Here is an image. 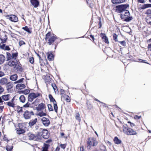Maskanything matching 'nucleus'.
Listing matches in <instances>:
<instances>
[{"label":"nucleus","instance_id":"1","mask_svg":"<svg viewBox=\"0 0 151 151\" xmlns=\"http://www.w3.org/2000/svg\"><path fill=\"white\" fill-rule=\"evenodd\" d=\"M98 143L96 138L94 137L89 138L87 142V147L88 149H90L91 146L97 145Z\"/></svg>","mask_w":151,"mask_h":151},{"label":"nucleus","instance_id":"2","mask_svg":"<svg viewBox=\"0 0 151 151\" xmlns=\"http://www.w3.org/2000/svg\"><path fill=\"white\" fill-rule=\"evenodd\" d=\"M122 128L123 132L127 135H134L137 134V132L135 130L129 128L127 125H123Z\"/></svg>","mask_w":151,"mask_h":151},{"label":"nucleus","instance_id":"3","mask_svg":"<svg viewBox=\"0 0 151 151\" xmlns=\"http://www.w3.org/2000/svg\"><path fill=\"white\" fill-rule=\"evenodd\" d=\"M56 39L55 36L53 34L49 32L46 35L45 40L49 45L53 43Z\"/></svg>","mask_w":151,"mask_h":151},{"label":"nucleus","instance_id":"4","mask_svg":"<svg viewBox=\"0 0 151 151\" xmlns=\"http://www.w3.org/2000/svg\"><path fill=\"white\" fill-rule=\"evenodd\" d=\"M129 7L128 4H124L116 6V11L118 13H121L124 11L127 10V9Z\"/></svg>","mask_w":151,"mask_h":151},{"label":"nucleus","instance_id":"5","mask_svg":"<svg viewBox=\"0 0 151 151\" xmlns=\"http://www.w3.org/2000/svg\"><path fill=\"white\" fill-rule=\"evenodd\" d=\"M121 18L124 19V21L128 22L132 19L133 18L130 16V14L128 10H126L124 13L120 14Z\"/></svg>","mask_w":151,"mask_h":151},{"label":"nucleus","instance_id":"6","mask_svg":"<svg viewBox=\"0 0 151 151\" xmlns=\"http://www.w3.org/2000/svg\"><path fill=\"white\" fill-rule=\"evenodd\" d=\"M40 96H41V94L39 93H30L28 96V101L31 102L35 99Z\"/></svg>","mask_w":151,"mask_h":151},{"label":"nucleus","instance_id":"7","mask_svg":"<svg viewBox=\"0 0 151 151\" xmlns=\"http://www.w3.org/2000/svg\"><path fill=\"white\" fill-rule=\"evenodd\" d=\"M34 115V113L33 111H26L23 114L24 118L26 119H29L32 115Z\"/></svg>","mask_w":151,"mask_h":151},{"label":"nucleus","instance_id":"8","mask_svg":"<svg viewBox=\"0 0 151 151\" xmlns=\"http://www.w3.org/2000/svg\"><path fill=\"white\" fill-rule=\"evenodd\" d=\"M21 124H19V127L16 129V133L18 134H21L24 133L25 131L24 128L23 127H22L21 126Z\"/></svg>","mask_w":151,"mask_h":151},{"label":"nucleus","instance_id":"9","mask_svg":"<svg viewBox=\"0 0 151 151\" xmlns=\"http://www.w3.org/2000/svg\"><path fill=\"white\" fill-rule=\"evenodd\" d=\"M41 132L43 138L47 139L49 137V136L47 130L45 129H42Z\"/></svg>","mask_w":151,"mask_h":151},{"label":"nucleus","instance_id":"10","mask_svg":"<svg viewBox=\"0 0 151 151\" xmlns=\"http://www.w3.org/2000/svg\"><path fill=\"white\" fill-rule=\"evenodd\" d=\"M42 124L45 126H48L50 124L49 119L45 117H43L42 118Z\"/></svg>","mask_w":151,"mask_h":151},{"label":"nucleus","instance_id":"11","mask_svg":"<svg viewBox=\"0 0 151 151\" xmlns=\"http://www.w3.org/2000/svg\"><path fill=\"white\" fill-rule=\"evenodd\" d=\"M7 39V37L5 33L2 32L0 36V40L1 41V43L5 42Z\"/></svg>","mask_w":151,"mask_h":151},{"label":"nucleus","instance_id":"12","mask_svg":"<svg viewBox=\"0 0 151 151\" xmlns=\"http://www.w3.org/2000/svg\"><path fill=\"white\" fill-rule=\"evenodd\" d=\"M18 61L16 59H12L10 60L8 63V65L11 67L14 66V65L17 63Z\"/></svg>","mask_w":151,"mask_h":151},{"label":"nucleus","instance_id":"13","mask_svg":"<svg viewBox=\"0 0 151 151\" xmlns=\"http://www.w3.org/2000/svg\"><path fill=\"white\" fill-rule=\"evenodd\" d=\"M9 19L11 21L14 22H17L18 21V18L16 16L14 15H11L10 16H8Z\"/></svg>","mask_w":151,"mask_h":151},{"label":"nucleus","instance_id":"14","mask_svg":"<svg viewBox=\"0 0 151 151\" xmlns=\"http://www.w3.org/2000/svg\"><path fill=\"white\" fill-rule=\"evenodd\" d=\"M32 5L35 8L37 7L39 5V2L37 0H30Z\"/></svg>","mask_w":151,"mask_h":151},{"label":"nucleus","instance_id":"15","mask_svg":"<svg viewBox=\"0 0 151 151\" xmlns=\"http://www.w3.org/2000/svg\"><path fill=\"white\" fill-rule=\"evenodd\" d=\"M14 69L17 71H21L22 70L21 65L18 62H17L14 66Z\"/></svg>","mask_w":151,"mask_h":151},{"label":"nucleus","instance_id":"16","mask_svg":"<svg viewBox=\"0 0 151 151\" xmlns=\"http://www.w3.org/2000/svg\"><path fill=\"white\" fill-rule=\"evenodd\" d=\"M43 138L41 132L38 133L36 136H35V139L37 141L41 140Z\"/></svg>","mask_w":151,"mask_h":151},{"label":"nucleus","instance_id":"17","mask_svg":"<svg viewBox=\"0 0 151 151\" xmlns=\"http://www.w3.org/2000/svg\"><path fill=\"white\" fill-rule=\"evenodd\" d=\"M45 107V104L42 103H41L39 104L36 107V109L37 111H40L43 109Z\"/></svg>","mask_w":151,"mask_h":151},{"label":"nucleus","instance_id":"18","mask_svg":"<svg viewBox=\"0 0 151 151\" xmlns=\"http://www.w3.org/2000/svg\"><path fill=\"white\" fill-rule=\"evenodd\" d=\"M8 83V79L6 78H3L0 79V84L2 85H6Z\"/></svg>","mask_w":151,"mask_h":151},{"label":"nucleus","instance_id":"19","mask_svg":"<svg viewBox=\"0 0 151 151\" xmlns=\"http://www.w3.org/2000/svg\"><path fill=\"white\" fill-rule=\"evenodd\" d=\"M14 98L9 102H6L7 105L9 106L14 107L15 106V104L14 102Z\"/></svg>","mask_w":151,"mask_h":151},{"label":"nucleus","instance_id":"20","mask_svg":"<svg viewBox=\"0 0 151 151\" xmlns=\"http://www.w3.org/2000/svg\"><path fill=\"white\" fill-rule=\"evenodd\" d=\"M0 47L1 49L4 50H9L10 49L8 46L6 45L5 44L3 43L1 44Z\"/></svg>","mask_w":151,"mask_h":151},{"label":"nucleus","instance_id":"21","mask_svg":"<svg viewBox=\"0 0 151 151\" xmlns=\"http://www.w3.org/2000/svg\"><path fill=\"white\" fill-rule=\"evenodd\" d=\"M25 87V85L22 83H18L16 86V88L17 89H22L24 88Z\"/></svg>","mask_w":151,"mask_h":151},{"label":"nucleus","instance_id":"22","mask_svg":"<svg viewBox=\"0 0 151 151\" xmlns=\"http://www.w3.org/2000/svg\"><path fill=\"white\" fill-rule=\"evenodd\" d=\"M6 88L8 91H11V88H12L13 87V83L10 82L7 83L6 84Z\"/></svg>","mask_w":151,"mask_h":151},{"label":"nucleus","instance_id":"23","mask_svg":"<svg viewBox=\"0 0 151 151\" xmlns=\"http://www.w3.org/2000/svg\"><path fill=\"white\" fill-rule=\"evenodd\" d=\"M125 0H111V2L114 4H120L124 2Z\"/></svg>","mask_w":151,"mask_h":151},{"label":"nucleus","instance_id":"24","mask_svg":"<svg viewBox=\"0 0 151 151\" xmlns=\"http://www.w3.org/2000/svg\"><path fill=\"white\" fill-rule=\"evenodd\" d=\"M1 97L4 101H7L9 99L10 95L9 94L4 95Z\"/></svg>","mask_w":151,"mask_h":151},{"label":"nucleus","instance_id":"25","mask_svg":"<svg viewBox=\"0 0 151 151\" xmlns=\"http://www.w3.org/2000/svg\"><path fill=\"white\" fill-rule=\"evenodd\" d=\"M37 118H35L34 119H32L31 120L29 123V126L31 127L34 125H35L37 122Z\"/></svg>","mask_w":151,"mask_h":151},{"label":"nucleus","instance_id":"26","mask_svg":"<svg viewBox=\"0 0 151 151\" xmlns=\"http://www.w3.org/2000/svg\"><path fill=\"white\" fill-rule=\"evenodd\" d=\"M39 104V100L38 99H36L32 104V106L34 108H36Z\"/></svg>","mask_w":151,"mask_h":151},{"label":"nucleus","instance_id":"27","mask_svg":"<svg viewBox=\"0 0 151 151\" xmlns=\"http://www.w3.org/2000/svg\"><path fill=\"white\" fill-rule=\"evenodd\" d=\"M38 111L37 113V115L38 116H39L40 117H42L46 115V114L44 112L42 111Z\"/></svg>","mask_w":151,"mask_h":151},{"label":"nucleus","instance_id":"28","mask_svg":"<svg viewBox=\"0 0 151 151\" xmlns=\"http://www.w3.org/2000/svg\"><path fill=\"white\" fill-rule=\"evenodd\" d=\"M18 78V76L17 74L12 75L10 76V79L12 81H15Z\"/></svg>","mask_w":151,"mask_h":151},{"label":"nucleus","instance_id":"29","mask_svg":"<svg viewBox=\"0 0 151 151\" xmlns=\"http://www.w3.org/2000/svg\"><path fill=\"white\" fill-rule=\"evenodd\" d=\"M114 143L116 144H120L122 142L117 137H116L114 138Z\"/></svg>","mask_w":151,"mask_h":151},{"label":"nucleus","instance_id":"30","mask_svg":"<svg viewBox=\"0 0 151 151\" xmlns=\"http://www.w3.org/2000/svg\"><path fill=\"white\" fill-rule=\"evenodd\" d=\"M5 60V57L2 55H0V64L4 63Z\"/></svg>","mask_w":151,"mask_h":151},{"label":"nucleus","instance_id":"31","mask_svg":"<svg viewBox=\"0 0 151 151\" xmlns=\"http://www.w3.org/2000/svg\"><path fill=\"white\" fill-rule=\"evenodd\" d=\"M149 7H151V4H145L141 7V8L142 9H145Z\"/></svg>","mask_w":151,"mask_h":151},{"label":"nucleus","instance_id":"32","mask_svg":"<svg viewBox=\"0 0 151 151\" xmlns=\"http://www.w3.org/2000/svg\"><path fill=\"white\" fill-rule=\"evenodd\" d=\"M19 100L21 102L24 103L25 102L26 99L24 96L21 95L19 97Z\"/></svg>","mask_w":151,"mask_h":151},{"label":"nucleus","instance_id":"33","mask_svg":"<svg viewBox=\"0 0 151 151\" xmlns=\"http://www.w3.org/2000/svg\"><path fill=\"white\" fill-rule=\"evenodd\" d=\"M47 59L51 61L53 60V56L52 54H48L47 55Z\"/></svg>","mask_w":151,"mask_h":151},{"label":"nucleus","instance_id":"34","mask_svg":"<svg viewBox=\"0 0 151 151\" xmlns=\"http://www.w3.org/2000/svg\"><path fill=\"white\" fill-rule=\"evenodd\" d=\"M28 135L29 137V139L30 140H33L35 139V136L33 134H32L31 133H29L28 134Z\"/></svg>","mask_w":151,"mask_h":151},{"label":"nucleus","instance_id":"35","mask_svg":"<svg viewBox=\"0 0 151 151\" xmlns=\"http://www.w3.org/2000/svg\"><path fill=\"white\" fill-rule=\"evenodd\" d=\"M49 99H50V101H51L53 103H55L56 102L55 101V100L53 97L52 96V95H51V94L49 95Z\"/></svg>","mask_w":151,"mask_h":151},{"label":"nucleus","instance_id":"36","mask_svg":"<svg viewBox=\"0 0 151 151\" xmlns=\"http://www.w3.org/2000/svg\"><path fill=\"white\" fill-rule=\"evenodd\" d=\"M7 61H8L12 59V56L11 55L9 52H6Z\"/></svg>","mask_w":151,"mask_h":151},{"label":"nucleus","instance_id":"37","mask_svg":"<svg viewBox=\"0 0 151 151\" xmlns=\"http://www.w3.org/2000/svg\"><path fill=\"white\" fill-rule=\"evenodd\" d=\"M48 145L47 144H44V146L42 147V151H48L47 150Z\"/></svg>","mask_w":151,"mask_h":151},{"label":"nucleus","instance_id":"38","mask_svg":"<svg viewBox=\"0 0 151 151\" xmlns=\"http://www.w3.org/2000/svg\"><path fill=\"white\" fill-rule=\"evenodd\" d=\"M22 29L26 31L29 33H31V31L29 29L28 27L27 26H25V27H23Z\"/></svg>","mask_w":151,"mask_h":151},{"label":"nucleus","instance_id":"39","mask_svg":"<svg viewBox=\"0 0 151 151\" xmlns=\"http://www.w3.org/2000/svg\"><path fill=\"white\" fill-rule=\"evenodd\" d=\"M13 148L12 146H10L9 145H7L6 147V149L7 151H11Z\"/></svg>","mask_w":151,"mask_h":151},{"label":"nucleus","instance_id":"40","mask_svg":"<svg viewBox=\"0 0 151 151\" xmlns=\"http://www.w3.org/2000/svg\"><path fill=\"white\" fill-rule=\"evenodd\" d=\"M53 104L54 110L55 112L57 113L58 110V106L56 102L55 103H53Z\"/></svg>","mask_w":151,"mask_h":151},{"label":"nucleus","instance_id":"41","mask_svg":"<svg viewBox=\"0 0 151 151\" xmlns=\"http://www.w3.org/2000/svg\"><path fill=\"white\" fill-rule=\"evenodd\" d=\"M24 79L23 78H21V79L15 81V82H14V84L21 83H20L22 82Z\"/></svg>","mask_w":151,"mask_h":151},{"label":"nucleus","instance_id":"42","mask_svg":"<svg viewBox=\"0 0 151 151\" xmlns=\"http://www.w3.org/2000/svg\"><path fill=\"white\" fill-rule=\"evenodd\" d=\"M76 119L78 120L79 122L81 121V118L80 116V114L79 113H77L75 117Z\"/></svg>","mask_w":151,"mask_h":151},{"label":"nucleus","instance_id":"43","mask_svg":"<svg viewBox=\"0 0 151 151\" xmlns=\"http://www.w3.org/2000/svg\"><path fill=\"white\" fill-rule=\"evenodd\" d=\"M17 56V53H13L12 54V59H16V58Z\"/></svg>","mask_w":151,"mask_h":151},{"label":"nucleus","instance_id":"44","mask_svg":"<svg viewBox=\"0 0 151 151\" xmlns=\"http://www.w3.org/2000/svg\"><path fill=\"white\" fill-rule=\"evenodd\" d=\"M47 106H48V110H49V111H53L52 106L51 104H48L47 105Z\"/></svg>","mask_w":151,"mask_h":151},{"label":"nucleus","instance_id":"45","mask_svg":"<svg viewBox=\"0 0 151 151\" xmlns=\"http://www.w3.org/2000/svg\"><path fill=\"white\" fill-rule=\"evenodd\" d=\"M30 104L29 103V102H28L26 104H25L23 106V108H28Z\"/></svg>","mask_w":151,"mask_h":151},{"label":"nucleus","instance_id":"46","mask_svg":"<svg viewBox=\"0 0 151 151\" xmlns=\"http://www.w3.org/2000/svg\"><path fill=\"white\" fill-rule=\"evenodd\" d=\"M113 39L116 42L118 41L117 35L116 34H114Z\"/></svg>","mask_w":151,"mask_h":151},{"label":"nucleus","instance_id":"47","mask_svg":"<svg viewBox=\"0 0 151 151\" xmlns=\"http://www.w3.org/2000/svg\"><path fill=\"white\" fill-rule=\"evenodd\" d=\"M104 42L108 44H109V41H108V38L107 37L105 36V35L104 34Z\"/></svg>","mask_w":151,"mask_h":151},{"label":"nucleus","instance_id":"48","mask_svg":"<svg viewBox=\"0 0 151 151\" xmlns=\"http://www.w3.org/2000/svg\"><path fill=\"white\" fill-rule=\"evenodd\" d=\"M24 93L25 94H27L29 92V91L28 89H26L23 91Z\"/></svg>","mask_w":151,"mask_h":151},{"label":"nucleus","instance_id":"49","mask_svg":"<svg viewBox=\"0 0 151 151\" xmlns=\"http://www.w3.org/2000/svg\"><path fill=\"white\" fill-rule=\"evenodd\" d=\"M119 43L124 46H125L126 45V42L125 41H122L120 42Z\"/></svg>","mask_w":151,"mask_h":151},{"label":"nucleus","instance_id":"50","mask_svg":"<svg viewBox=\"0 0 151 151\" xmlns=\"http://www.w3.org/2000/svg\"><path fill=\"white\" fill-rule=\"evenodd\" d=\"M23 107H20V108H18V110H17V111L18 112V113H22L23 112V110H22V108H23Z\"/></svg>","mask_w":151,"mask_h":151},{"label":"nucleus","instance_id":"51","mask_svg":"<svg viewBox=\"0 0 151 151\" xmlns=\"http://www.w3.org/2000/svg\"><path fill=\"white\" fill-rule=\"evenodd\" d=\"M29 61L31 63H34V58L33 57H31L29 59Z\"/></svg>","mask_w":151,"mask_h":151},{"label":"nucleus","instance_id":"52","mask_svg":"<svg viewBox=\"0 0 151 151\" xmlns=\"http://www.w3.org/2000/svg\"><path fill=\"white\" fill-rule=\"evenodd\" d=\"M145 14H151V10L150 9H148L146 12Z\"/></svg>","mask_w":151,"mask_h":151},{"label":"nucleus","instance_id":"53","mask_svg":"<svg viewBox=\"0 0 151 151\" xmlns=\"http://www.w3.org/2000/svg\"><path fill=\"white\" fill-rule=\"evenodd\" d=\"M19 44L20 46L24 45L25 44V42L23 41L22 40H21L19 42Z\"/></svg>","mask_w":151,"mask_h":151},{"label":"nucleus","instance_id":"54","mask_svg":"<svg viewBox=\"0 0 151 151\" xmlns=\"http://www.w3.org/2000/svg\"><path fill=\"white\" fill-rule=\"evenodd\" d=\"M60 146L61 148L64 149L66 147V145L65 144H61L60 145Z\"/></svg>","mask_w":151,"mask_h":151},{"label":"nucleus","instance_id":"55","mask_svg":"<svg viewBox=\"0 0 151 151\" xmlns=\"http://www.w3.org/2000/svg\"><path fill=\"white\" fill-rule=\"evenodd\" d=\"M52 87L54 89V91H55V92L56 91V89L55 88V87H56V86H55V84H52Z\"/></svg>","mask_w":151,"mask_h":151},{"label":"nucleus","instance_id":"56","mask_svg":"<svg viewBox=\"0 0 151 151\" xmlns=\"http://www.w3.org/2000/svg\"><path fill=\"white\" fill-rule=\"evenodd\" d=\"M4 91V88L0 85V94L2 93Z\"/></svg>","mask_w":151,"mask_h":151},{"label":"nucleus","instance_id":"57","mask_svg":"<svg viewBox=\"0 0 151 151\" xmlns=\"http://www.w3.org/2000/svg\"><path fill=\"white\" fill-rule=\"evenodd\" d=\"M3 102H4V101L1 98V97H0V105H3Z\"/></svg>","mask_w":151,"mask_h":151},{"label":"nucleus","instance_id":"58","mask_svg":"<svg viewBox=\"0 0 151 151\" xmlns=\"http://www.w3.org/2000/svg\"><path fill=\"white\" fill-rule=\"evenodd\" d=\"M128 123L130 124V126L132 127L135 126V125L133 123H132L130 122H128Z\"/></svg>","mask_w":151,"mask_h":151},{"label":"nucleus","instance_id":"59","mask_svg":"<svg viewBox=\"0 0 151 151\" xmlns=\"http://www.w3.org/2000/svg\"><path fill=\"white\" fill-rule=\"evenodd\" d=\"M141 116H138L137 115H136L134 116V118L135 119H139L140 118Z\"/></svg>","mask_w":151,"mask_h":151},{"label":"nucleus","instance_id":"60","mask_svg":"<svg viewBox=\"0 0 151 151\" xmlns=\"http://www.w3.org/2000/svg\"><path fill=\"white\" fill-rule=\"evenodd\" d=\"M147 47L149 50L151 51V43L148 45Z\"/></svg>","mask_w":151,"mask_h":151},{"label":"nucleus","instance_id":"61","mask_svg":"<svg viewBox=\"0 0 151 151\" xmlns=\"http://www.w3.org/2000/svg\"><path fill=\"white\" fill-rule=\"evenodd\" d=\"M147 22L149 24H151V19L147 20Z\"/></svg>","mask_w":151,"mask_h":151},{"label":"nucleus","instance_id":"62","mask_svg":"<svg viewBox=\"0 0 151 151\" xmlns=\"http://www.w3.org/2000/svg\"><path fill=\"white\" fill-rule=\"evenodd\" d=\"M100 36L102 39H103L104 38V34L102 33H101L100 34Z\"/></svg>","mask_w":151,"mask_h":151},{"label":"nucleus","instance_id":"63","mask_svg":"<svg viewBox=\"0 0 151 151\" xmlns=\"http://www.w3.org/2000/svg\"><path fill=\"white\" fill-rule=\"evenodd\" d=\"M4 106H0V110L1 111H2L4 109Z\"/></svg>","mask_w":151,"mask_h":151},{"label":"nucleus","instance_id":"64","mask_svg":"<svg viewBox=\"0 0 151 151\" xmlns=\"http://www.w3.org/2000/svg\"><path fill=\"white\" fill-rule=\"evenodd\" d=\"M55 151H60V147H57L55 150Z\"/></svg>","mask_w":151,"mask_h":151}]
</instances>
